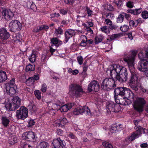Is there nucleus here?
Here are the masks:
<instances>
[{
    "label": "nucleus",
    "instance_id": "5fc2aeb1",
    "mask_svg": "<svg viewBox=\"0 0 148 148\" xmlns=\"http://www.w3.org/2000/svg\"><path fill=\"white\" fill-rule=\"evenodd\" d=\"M58 42V40L56 38H53L51 40V42L54 45L57 44Z\"/></svg>",
    "mask_w": 148,
    "mask_h": 148
},
{
    "label": "nucleus",
    "instance_id": "423d86ee",
    "mask_svg": "<svg viewBox=\"0 0 148 148\" xmlns=\"http://www.w3.org/2000/svg\"><path fill=\"white\" fill-rule=\"evenodd\" d=\"M146 101L144 98L140 97L137 98L133 104L134 110L139 113L142 112L143 111V108Z\"/></svg>",
    "mask_w": 148,
    "mask_h": 148
},
{
    "label": "nucleus",
    "instance_id": "9d476101",
    "mask_svg": "<svg viewBox=\"0 0 148 148\" xmlns=\"http://www.w3.org/2000/svg\"><path fill=\"white\" fill-rule=\"evenodd\" d=\"M135 128L136 129V131L134 132L129 138V140L133 141L136 138L139 137L142 133H145L148 131L147 129L144 128L140 126H136Z\"/></svg>",
    "mask_w": 148,
    "mask_h": 148
},
{
    "label": "nucleus",
    "instance_id": "f257e3e1",
    "mask_svg": "<svg viewBox=\"0 0 148 148\" xmlns=\"http://www.w3.org/2000/svg\"><path fill=\"white\" fill-rule=\"evenodd\" d=\"M136 52L133 51L130 53H126L124 55V60L126 62L129 66V69L131 74V76L129 80V84L131 88L135 91H137L138 89V77L137 74L134 71L133 64L134 60L135 57L136 55Z\"/></svg>",
    "mask_w": 148,
    "mask_h": 148
},
{
    "label": "nucleus",
    "instance_id": "13d9d810",
    "mask_svg": "<svg viewBox=\"0 0 148 148\" xmlns=\"http://www.w3.org/2000/svg\"><path fill=\"white\" fill-rule=\"evenodd\" d=\"M77 60L80 65L82 64L83 62L82 57L81 56H79L77 58Z\"/></svg>",
    "mask_w": 148,
    "mask_h": 148
},
{
    "label": "nucleus",
    "instance_id": "603ef678",
    "mask_svg": "<svg viewBox=\"0 0 148 148\" xmlns=\"http://www.w3.org/2000/svg\"><path fill=\"white\" fill-rule=\"evenodd\" d=\"M104 21L105 24L107 25H108L109 27L111 24H112V21L109 19L105 18Z\"/></svg>",
    "mask_w": 148,
    "mask_h": 148
},
{
    "label": "nucleus",
    "instance_id": "e2e57ef3",
    "mask_svg": "<svg viewBox=\"0 0 148 148\" xmlns=\"http://www.w3.org/2000/svg\"><path fill=\"white\" fill-rule=\"evenodd\" d=\"M129 25L130 26L133 27L134 26H136V24L135 22L133 20H130L129 22Z\"/></svg>",
    "mask_w": 148,
    "mask_h": 148
},
{
    "label": "nucleus",
    "instance_id": "c03bdc74",
    "mask_svg": "<svg viewBox=\"0 0 148 148\" xmlns=\"http://www.w3.org/2000/svg\"><path fill=\"white\" fill-rule=\"evenodd\" d=\"M15 79L13 78L10 81L9 84H7L6 86H16L15 84Z\"/></svg>",
    "mask_w": 148,
    "mask_h": 148
},
{
    "label": "nucleus",
    "instance_id": "0e129e2a",
    "mask_svg": "<svg viewBox=\"0 0 148 148\" xmlns=\"http://www.w3.org/2000/svg\"><path fill=\"white\" fill-rule=\"evenodd\" d=\"M35 122L33 120H30L28 123V126L31 127L34 124Z\"/></svg>",
    "mask_w": 148,
    "mask_h": 148
},
{
    "label": "nucleus",
    "instance_id": "c9c22d12",
    "mask_svg": "<svg viewBox=\"0 0 148 148\" xmlns=\"http://www.w3.org/2000/svg\"><path fill=\"white\" fill-rule=\"evenodd\" d=\"M100 29L101 32L106 33V34H108L110 32V31L108 29V27L106 26H104L100 28Z\"/></svg>",
    "mask_w": 148,
    "mask_h": 148
},
{
    "label": "nucleus",
    "instance_id": "09e8293b",
    "mask_svg": "<svg viewBox=\"0 0 148 148\" xmlns=\"http://www.w3.org/2000/svg\"><path fill=\"white\" fill-rule=\"evenodd\" d=\"M47 90V85L46 84L44 83L42 84L41 90L43 92H45Z\"/></svg>",
    "mask_w": 148,
    "mask_h": 148
},
{
    "label": "nucleus",
    "instance_id": "cd10ccee",
    "mask_svg": "<svg viewBox=\"0 0 148 148\" xmlns=\"http://www.w3.org/2000/svg\"><path fill=\"white\" fill-rule=\"evenodd\" d=\"M2 123L5 127H7L9 124L10 121L6 116H3L1 118Z\"/></svg>",
    "mask_w": 148,
    "mask_h": 148
},
{
    "label": "nucleus",
    "instance_id": "a211bd4d",
    "mask_svg": "<svg viewBox=\"0 0 148 148\" xmlns=\"http://www.w3.org/2000/svg\"><path fill=\"white\" fill-rule=\"evenodd\" d=\"M10 37V34L5 29H2L0 31V38L2 40H7Z\"/></svg>",
    "mask_w": 148,
    "mask_h": 148
},
{
    "label": "nucleus",
    "instance_id": "c85d7f7f",
    "mask_svg": "<svg viewBox=\"0 0 148 148\" xmlns=\"http://www.w3.org/2000/svg\"><path fill=\"white\" fill-rule=\"evenodd\" d=\"M123 98L121 99L119 101V104L123 105L126 106L130 104V103L129 102L130 101L129 99H127L126 98L123 97Z\"/></svg>",
    "mask_w": 148,
    "mask_h": 148
},
{
    "label": "nucleus",
    "instance_id": "69168bd1",
    "mask_svg": "<svg viewBox=\"0 0 148 148\" xmlns=\"http://www.w3.org/2000/svg\"><path fill=\"white\" fill-rule=\"evenodd\" d=\"M64 2L67 4H72L73 2V0H64Z\"/></svg>",
    "mask_w": 148,
    "mask_h": 148
},
{
    "label": "nucleus",
    "instance_id": "37998d69",
    "mask_svg": "<svg viewBox=\"0 0 148 148\" xmlns=\"http://www.w3.org/2000/svg\"><path fill=\"white\" fill-rule=\"evenodd\" d=\"M142 17L145 19L148 18V12L147 11H144L142 12Z\"/></svg>",
    "mask_w": 148,
    "mask_h": 148
},
{
    "label": "nucleus",
    "instance_id": "aec40b11",
    "mask_svg": "<svg viewBox=\"0 0 148 148\" xmlns=\"http://www.w3.org/2000/svg\"><path fill=\"white\" fill-rule=\"evenodd\" d=\"M75 34V31L72 29H69L65 32V41L67 42L68 40L73 36Z\"/></svg>",
    "mask_w": 148,
    "mask_h": 148
},
{
    "label": "nucleus",
    "instance_id": "774afa93",
    "mask_svg": "<svg viewBox=\"0 0 148 148\" xmlns=\"http://www.w3.org/2000/svg\"><path fill=\"white\" fill-rule=\"evenodd\" d=\"M86 30L87 32H89L91 34H92L93 33V31L91 29L90 27H87L86 28Z\"/></svg>",
    "mask_w": 148,
    "mask_h": 148
},
{
    "label": "nucleus",
    "instance_id": "1a4fd4ad",
    "mask_svg": "<svg viewBox=\"0 0 148 148\" xmlns=\"http://www.w3.org/2000/svg\"><path fill=\"white\" fill-rule=\"evenodd\" d=\"M106 109L107 114H109L111 112H119L121 110V107L119 104L110 101L107 103Z\"/></svg>",
    "mask_w": 148,
    "mask_h": 148
},
{
    "label": "nucleus",
    "instance_id": "a878e982",
    "mask_svg": "<svg viewBox=\"0 0 148 148\" xmlns=\"http://www.w3.org/2000/svg\"><path fill=\"white\" fill-rule=\"evenodd\" d=\"M121 124H114L113 125L110 130V131L112 132L116 133L121 128Z\"/></svg>",
    "mask_w": 148,
    "mask_h": 148
},
{
    "label": "nucleus",
    "instance_id": "ea45409f",
    "mask_svg": "<svg viewBox=\"0 0 148 148\" xmlns=\"http://www.w3.org/2000/svg\"><path fill=\"white\" fill-rule=\"evenodd\" d=\"M124 16L120 14L119 15L118 17L116 18V22L117 23H121L123 20Z\"/></svg>",
    "mask_w": 148,
    "mask_h": 148
},
{
    "label": "nucleus",
    "instance_id": "49530a36",
    "mask_svg": "<svg viewBox=\"0 0 148 148\" xmlns=\"http://www.w3.org/2000/svg\"><path fill=\"white\" fill-rule=\"evenodd\" d=\"M10 140L11 143V144L12 145L17 143V138L14 136H12L10 139Z\"/></svg>",
    "mask_w": 148,
    "mask_h": 148
},
{
    "label": "nucleus",
    "instance_id": "6e6d98bb",
    "mask_svg": "<svg viewBox=\"0 0 148 148\" xmlns=\"http://www.w3.org/2000/svg\"><path fill=\"white\" fill-rule=\"evenodd\" d=\"M49 28V27L46 25H43L40 26L39 28V31L42 29H47Z\"/></svg>",
    "mask_w": 148,
    "mask_h": 148
},
{
    "label": "nucleus",
    "instance_id": "a19ab883",
    "mask_svg": "<svg viewBox=\"0 0 148 148\" xmlns=\"http://www.w3.org/2000/svg\"><path fill=\"white\" fill-rule=\"evenodd\" d=\"M63 33V30L60 27H58V29H56L55 31V34L57 35L61 34Z\"/></svg>",
    "mask_w": 148,
    "mask_h": 148
},
{
    "label": "nucleus",
    "instance_id": "dca6fc26",
    "mask_svg": "<svg viewBox=\"0 0 148 148\" xmlns=\"http://www.w3.org/2000/svg\"><path fill=\"white\" fill-rule=\"evenodd\" d=\"M54 148H64L65 145L64 141L62 140L60 138L53 140L52 143Z\"/></svg>",
    "mask_w": 148,
    "mask_h": 148
},
{
    "label": "nucleus",
    "instance_id": "2f4dec72",
    "mask_svg": "<svg viewBox=\"0 0 148 148\" xmlns=\"http://www.w3.org/2000/svg\"><path fill=\"white\" fill-rule=\"evenodd\" d=\"M121 36L120 34H112L110 37V40L112 41L119 38Z\"/></svg>",
    "mask_w": 148,
    "mask_h": 148
},
{
    "label": "nucleus",
    "instance_id": "9b49d317",
    "mask_svg": "<svg viewBox=\"0 0 148 148\" xmlns=\"http://www.w3.org/2000/svg\"><path fill=\"white\" fill-rule=\"evenodd\" d=\"M9 27L11 31L15 32L21 29L22 25L18 21L14 20L10 22Z\"/></svg>",
    "mask_w": 148,
    "mask_h": 148
},
{
    "label": "nucleus",
    "instance_id": "ddd939ff",
    "mask_svg": "<svg viewBox=\"0 0 148 148\" xmlns=\"http://www.w3.org/2000/svg\"><path fill=\"white\" fill-rule=\"evenodd\" d=\"M127 70L122 66V68H121L116 79L121 83L125 82L127 78Z\"/></svg>",
    "mask_w": 148,
    "mask_h": 148
},
{
    "label": "nucleus",
    "instance_id": "39448f33",
    "mask_svg": "<svg viewBox=\"0 0 148 148\" xmlns=\"http://www.w3.org/2000/svg\"><path fill=\"white\" fill-rule=\"evenodd\" d=\"M116 87V83L112 78H105L101 84V88L105 90H109Z\"/></svg>",
    "mask_w": 148,
    "mask_h": 148
},
{
    "label": "nucleus",
    "instance_id": "4be33fe9",
    "mask_svg": "<svg viewBox=\"0 0 148 148\" xmlns=\"http://www.w3.org/2000/svg\"><path fill=\"white\" fill-rule=\"evenodd\" d=\"M68 121L65 118H60L57 122V126L60 127H62L68 123Z\"/></svg>",
    "mask_w": 148,
    "mask_h": 148
},
{
    "label": "nucleus",
    "instance_id": "6ab92c4d",
    "mask_svg": "<svg viewBox=\"0 0 148 148\" xmlns=\"http://www.w3.org/2000/svg\"><path fill=\"white\" fill-rule=\"evenodd\" d=\"M6 92L8 94L10 95H13L16 93L17 92V86H6Z\"/></svg>",
    "mask_w": 148,
    "mask_h": 148
},
{
    "label": "nucleus",
    "instance_id": "c756f323",
    "mask_svg": "<svg viewBox=\"0 0 148 148\" xmlns=\"http://www.w3.org/2000/svg\"><path fill=\"white\" fill-rule=\"evenodd\" d=\"M49 146V143L45 141L41 142L38 145V148H47Z\"/></svg>",
    "mask_w": 148,
    "mask_h": 148
},
{
    "label": "nucleus",
    "instance_id": "338daca9",
    "mask_svg": "<svg viewBox=\"0 0 148 148\" xmlns=\"http://www.w3.org/2000/svg\"><path fill=\"white\" fill-rule=\"evenodd\" d=\"M114 16V15L113 14L110 13H108L107 14L106 17L107 18V19L111 18Z\"/></svg>",
    "mask_w": 148,
    "mask_h": 148
},
{
    "label": "nucleus",
    "instance_id": "de8ad7c7",
    "mask_svg": "<svg viewBox=\"0 0 148 148\" xmlns=\"http://www.w3.org/2000/svg\"><path fill=\"white\" fill-rule=\"evenodd\" d=\"M119 27L117 25L114 24H111L109 27V28L111 30H117L119 29Z\"/></svg>",
    "mask_w": 148,
    "mask_h": 148
},
{
    "label": "nucleus",
    "instance_id": "7ed1b4c3",
    "mask_svg": "<svg viewBox=\"0 0 148 148\" xmlns=\"http://www.w3.org/2000/svg\"><path fill=\"white\" fill-rule=\"evenodd\" d=\"M116 95H119L129 99L131 101L134 100V93L129 89L125 87H121L116 88L114 90Z\"/></svg>",
    "mask_w": 148,
    "mask_h": 148
},
{
    "label": "nucleus",
    "instance_id": "4d7b16f0",
    "mask_svg": "<svg viewBox=\"0 0 148 148\" xmlns=\"http://www.w3.org/2000/svg\"><path fill=\"white\" fill-rule=\"evenodd\" d=\"M102 145L105 148H107L111 144L108 142L105 141L102 143Z\"/></svg>",
    "mask_w": 148,
    "mask_h": 148
},
{
    "label": "nucleus",
    "instance_id": "f3484780",
    "mask_svg": "<svg viewBox=\"0 0 148 148\" xmlns=\"http://www.w3.org/2000/svg\"><path fill=\"white\" fill-rule=\"evenodd\" d=\"M23 139L29 141H33L35 138V133L32 132H25L22 135Z\"/></svg>",
    "mask_w": 148,
    "mask_h": 148
},
{
    "label": "nucleus",
    "instance_id": "052dcab7",
    "mask_svg": "<svg viewBox=\"0 0 148 148\" xmlns=\"http://www.w3.org/2000/svg\"><path fill=\"white\" fill-rule=\"evenodd\" d=\"M47 59V55L46 53H44L42 55L41 60L42 62H45Z\"/></svg>",
    "mask_w": 148,
    "mask_h": 148
},
{
    "label": "nucleus",
    "instance_id": "58836bf2",
    "mask_svg": "<svg viewBox=\"0 0 148 148\" xmlns=\"http://www.w3.org/2000/svg\"><path fill=\"white\" fill-rule=\"evenodd\" d=\"M61 106L60 105L56 103L53 104L52 106V109L53 110L58 111V110H60Z\"/></svg>",
    "mask_w": 148,
    "mask_h": 148
},
{
    "label": "nucleus",
    "instance_id": "412c9836",
    "mask_svg": "<svg viewBox=\"0 0 148 148\" xmlns=\"http://www.w3.org/2000/svg\"><path fill=\"white\" fill-rule=\"evenodd\" d=\"M38 53V52L36 50H32V54L29 57V59L30 62L33 63L35 61Z\"/></svg>",
    "mask_w": 148,
    "mask_h": 148
},
{
    "label": "nucleus",
    "instance_id": "20e7f679",
    "mask_svg": "<svg viewBox=\"0 0 148 148\" xmlns=\"http://www.w3.org/2000/svg\"><path fill=\"white\" fill-rule=\"evenodd\" d=\"M69 93L70 95L78 97H81L84 93L81 86L76 84H72L69 86Z\"/></svg>",
    "mask_w": 148,
    "mask_h": 148
},
{
    "label": "nucleus",
    "instance_id": "2eb2a0df",
    "mask_svg": "<svg viewBox=\"0 0 148 148\" xmlns=\"http://www.w3.org/2000/svg\"><path fill=\"white\" fill-rule=\"evenodd\" d=\"M2 14L6 20H9L12 19L14 16L13 12L10 9L2 8Z\"/></svg>",
    "mask_w": 148,
    "mask_h": 148
},
{
    "label": "nucleus",
    "instance_id": "a18cd8bd",
    "mask_svg": "<svg viewBox=\"0 0 148 148\" xmlns=\"http://www.w3.org/2000/svg\"><path fill=\"white\" fill-rule=\"evenodd\" d=\"M105 9L106 10L109 11H112L114 10V8L110 4H107L106 5L105 7Z\"/></svg>",
    "mask_w": 148,
    "mask_h": 148
},
{
    "label": "nucleus",
    "instance_id": "3c124183",
    "mask_svg": "<svg viewBox=\"0 0 148 148\" xmlns=\"http://www.w3.org/2000/svg\"><path fill=\"white\" fill-rule=\"evenodd\" d=\"M114 3L118 7H120L122 5V2L120 0H115Z\"/></svg>",
    "mask_w": 148,
    "mask_h": 148
},
{
    "label": "nucleus",
    "instance_id": "473e14b6",
    "mask_svg": "<svg viewBox=\"0 0 148 148\" xmlns=\"http://www.w3.org/2000/svg\"><path fill=\"white\" fill-rule=\"evenodd\" d=\"M35 66L34 65H32L31 64H29L26 66L25 69L26 71H34L35 69Z\"/></svg>",
    "mask_w": 148,
    "mask_h": 148
},
{
    "label": "nucleus",
    "instance_id": "393cba45",
    "mask_svg": "<svg viewBox=\"0 0 148 148\" xmlns=\"http://www.w3.org/2000/svg\"><path fill=\"white\" fill-rule=\"evenodd\" d=\"M142 11L141 8L136 9V10H128L127 12L128 13H131L134 15H136L140 14Z\"/></svg>",
    "mask_w": 148,
    "mask_h": 148
},
{
    "label": "nucleus",
    "instance_id": "72a5a7b5",
    "mask_svg": "<svg viewBox=\"0 0 148 148\" xmlns=\"http://www.w3.org/2000/svg\"><path fill=\"white\" fill-rule=\"evenodd\" d=\"M103 39V37L102 35H100L95 37V42L96 44H97L101 42Z\"/></svg>",
    "mask_w": 148,
    "mask_h": 148
},
{
    "label": "nucleus",
    "instance_id": "8fccbe9b",
    "mask_svg": "<svg viewBox=\"0 0 148 148\" xmlns=\"http://www.w3.org/2000/svg\"><path fill=\"white\" fill-rule=\"evenodd\" d=\"M85 10L87 12L88 16H90L92 14V11L91 10H90L88 6H86V7Z\"/></svg>",
    "mask_w": 148,
    "mask_h": 148
},
{
    "label": "nucleus",
    "instance_id": "bf43d9fd",
    "mask_svg": "<svg viewBox=\"0 0 148 148\" xmlns=\"http://www.w3.org/2000/svg\"><path fill=\"white\" fill-rule=\"evenodd\" d=\"M77 23L79 26H80L82 25H85L86 24L83 23L82 21L80 20V19H77L76 20Z\"/></svg>",
    "mask_w": 148,
    "mask_h": 148
},
{
    "label": "nucleus",
    "instance_id": "f03ea898",
    "mask_svg": "<svg viewBox=\"0 0 148 148\" xmlns=\"http://www.w3.org/2000/svg\"><path fill=\"white\" fill-rule=\"evenodd\" d=\"M140 60L137 65V69L140 71L148 72V47L145 49V53L140 52L138 55Z\"/></svg>",
    "mask_w": 148,
    "mask_h": 148
},
{
    "label": "nucleus",
    "instance_id": "4468645a",
    "mask_svg": "<svg viewBox=\"0 0 148 148\" xmlns=\"http://www.w3.org/2000/svg\"><path fill=\"white\" fill-rule=\"evenodd\" d=\"M100 86L97 81L93 80L91 82L88 86V90L89 92L92 91H98L99 89Z\"/></svg>",
    "mask_w": 148,
    "mask_h": 148
},
{
    "label": "nucleus",
    "instance_id": "4c0bfd02",
    "mask_svg": "<svg viewBox=\"0 0 148 148\" xmlns=\"http://www.w3.org/2000/svg\"><path fill=\"white\" fill-rule=\"evenodd\" d=\"M129 27L127 25H123L120 27V29L123 32H126L129 29Z\"/></svg>",
    "mask_w": 148,
    "mask_h": 148
},
{
    "label": "nucleus",
    "instance_id": "e433bc0d",
    "mask_svg": "<svg viewBox=\"0 0 148 148\" xmlns=\"http://www.w3.org/2000/svg\"><path fill=\"white\" fill-rule=\"evenodd\" d=\"M34 94L38 99H40L41 98L40 92L38 90H36L34 91Z\"/></svg>",
    "mask_w": 148,
    "mask_h": 148
},
{
    "label": "nucleus",
    "instance_id": "f8f14e48",
    "mask_svg": "<svg viewBox=\"0 0 148 148\" xmlns=\"http://www.w3.org/2000/svg\"><path fill=\"white\" fill-rule=\"evenodd\" d=\"M16 116L17 119H24L28 116L27 109L25 107H21L16 111Z\"/></svg>",
    "mask_w": 148,
    "mask_h": 148
},
{
    "label": "nucleus",
    "instance_id": "864d4df0",
    "mask_svg": "<svg viewBox=\"0 0 148 148\" xmlns=\"http://www.w3.org/2000/svg\"><path fill=\"white\" fill-rule=\"evenodd\" d=\"M67 136L72 139H76L77 138L76 137L73 133L70 132L69 134L67 135Z\"/></svg>",
    "mask_w": 148,
    "mask_h": 148
},
{
    "label": "nucleus",
    "instance_id": "7c9ffc66",
    "mask_svg": "<svg viewBox=\"0 0 148 148\" xmlns=\"http://www.w3.org/2000/svg\"><path fill=\"white\" fill-rule=\"evenodd\" d=\"M81 38L82 39V41L80 43L81 46L83 47L86 46V45L87 41V38L84 35H82Z\"/></svg>",
    "mask_w": 148,
    "mask_h": 148
},
{
    "label": "nucleus",
    "instance_id": "b1692460",
    "mask_svg": "<svg viewBox=\"0 0 148 148\" xmlns=\"http://www.w3.org/2000/svg\"><path fill=\"white\" fill-rule=\"evenodd\" d=\"M73 105L72 103H68L63 105L61 108V111L62 112H66L72 108Z\"/></svg>",
    "mask_w": 148,
    "mask_h": 148
},
{
    "label": "nucleus",
    "instance_id": "6e6552de",
    "mask_svg": "<svg viewBox=\"0 0 148 148\" xmlns=\"http://www.w3.org/2000/svg\"><path fill=\"white\" fill-rule=\"evenodd\" d=\"M21 99L18 96L14 97L11 100L10 103L7 106L8 109L10 111L14 110L18 108L21 105Z\"/></svg>",
    "mask_w": 148,
    "mask_h": 148
},
{
    "label": "nucleus",
    "instance_id": "0eeeda50",
    "mask_svg": "<svg viewBox=\"0 0 148 148\" xmlns=\"http://www.w3.org/2000/svg\"><path fill=\"white\" fill-rule=\"evenodd\" d=\"M121 68H122V66L119 65H113L108 69L107 72L110 73V75L112 78L116 79Z\"/></svg>",
    "mask_w": 148,
    "mask_h": 148
},
{
    "label": "nucleus",
    "instance_id": "680f3d73",
    "mask_svg": "<svg viewBox=\"0 0 148 148\" xmlns=\"http://www.w3.org/2000/svg\"><path fill=\"white\" fill-rule=\"evenodd\" d=\"M51 18H54L55 17H58L60 16L59 13H56L52 14L50 15Z\"/></svg>",
    "mask_w": 148,
    "mask_h": 148
},
{
    "label": "nucleus",
    "instance_id": "5701e85b",
    "mask_svg": "<svg viewBox=\"0 0 148 148\" xmlns=\"http://www.w3.org/2000/svg\"><path fill=\"white\" fill-rule=\"evenodd\" d=\"M87 108V106L84 107L80 106L77 107L75 109L74 111V114L75 115H78L83 113L85 111L86 109Z\"/></svg>",
    "mask_w": 148,
    "mask_h": 148
},
{
    "label": "nucleus",
    "instance_id": "f704fd0d",
    "mask_svg": "<svg viewBox=\"0 0 148 148\" xmlns=\"http://www.w3.org/2000/svg\"><path fill=\"white\" fill-rule=\"evenodd\" d=\"M39 75H35L34 76V77H30L27 80V82H28L30 81L34 82V80H37L39 79Z\"/></svg>",
    "mask_w": 148,
    "mask_h": 148
},
{
    "label": "nucleus",
    "instance_id": "79ce46f5",
    "mask_svg": "<svg viewBox=\"0 0 148 148\" xmlns=\"http://www.w3.org/2000/svg\"><path fill=\"white\" fill-rule=\"evenodd\" d=\"M126 5L130 8H132L134 6V2L130 1H128L126 3Z\"/></svg>",
    "mask_w": 148,
    "mask_h": 148
},
{
    "label": "nucleus",
    "instance_id": "bb28decb",
    "mask_svg": "<svg viewBox=\"0 0 148 148\" xmlns=\"http://www.w3.org/2000/svg\"><path fill=\"white\" fill-rule=\"evenodd\" d=\"M7 79L5 72L4 71H0V83L4 81Z\"/></svg>",
    "mask_w": 148,
    "mask_h": 148
}]
</instances>
